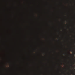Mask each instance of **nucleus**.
<instances>
[{"mask_svg": "<svg viewBox=\"0 0 75 75\" xmlns=\"http://www.w3.org/2000/svg\"><path fill=\"white\" fill-rule=\"evenodd\" d=\"M75 50L74 51H73V50H72V51L73 52H74V53L75 54V49H74Z\"/></svg>", "mask_w": 75, "mask_h": 75, "instance_id": "1", "label": "nucleus"}, {"mask_svg": "<svg viewBox=\"0 0 75 75\" xmlns=\"http://www.w3.org/2000/svg\"><path fill=\"white\" fill-rule=\"evenodd\" d=\"M74 73H73V72L72 73V74H74Z\"/></svg>", "mask_w": 75, "mask_h": 75, "instance_id": "2", "label": "nucleus"}]
</instances>
